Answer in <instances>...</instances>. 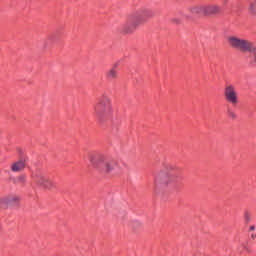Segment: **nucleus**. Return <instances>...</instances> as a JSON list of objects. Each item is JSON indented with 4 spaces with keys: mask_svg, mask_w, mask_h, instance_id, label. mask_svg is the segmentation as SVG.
I'll use <instances>...</instances> for the list:
<instances>
[{
    "mask_svg": "<svg viewBox=\"0 0 256 256\" xmlns=\"http://www.w3.org/2000/svg\"><path fill=\"white\" fill-rule=\"evenodd\" d=\"M153 15L154 13L151 9H142L132 12L127 16L124 24L118 29V33H120V35H133V32L137 31V27L146 23Z\"/></svg>",
    "mask_w": 256,
    "mask_h": 256,
    "instance_id": "1",
    "label": "nucleus"
},
{
    "mask_svg": "<svg viewBox=\"0 0 256 256\" xmlns=\"http://www.w3.org/2000/svg\"><path fill=\"white\" fill-rule=\"evenodd\" d=\"M183 181V170L175 165H169L166 172H160L155 180V187H170L176 189Z\"/></svg>",
    "mask_w": 256,
    "mask_h": 256,
    "instance_id": "2",
    "label": "nucleus"
},
{
    "mask_svg": "<svg viewBox=\"0 0 256 256\" xmlns=\"http://www.w3.org/2000/svg\"><path fill=\"white\" fill-rule=\"evenodd\" d=\"M113 115V104L111 103V97L107 93L102 94L97 98L94 104V117L98 121L99 125L107 123Z\"/></svg>",
    "mask_w": 256,
    "mask_h": 256,
    "instance_id": "3",
    "label": "nucleus"
},
{
    "mask_svg": "<svg viewBox=\"0 0 256 256\" xmlns=\"http://www.w3.org/2000/svg\"><path fill=\"white\" fill-rule=\"evenodd\" d=\"M90 163L101 175H110L115 169V160L102 154H91Z\"/></svg>",
    "mask_w": 256,
    "mask_h": 256,
    "instance_id": "4",
    "label": "nucleus"
},
{
    "mask_svg": "<svg viewBox=\"0 0 256 256\" xmlns=\"http://www.w3.org/2000/svg\"><path fill=\"white\" fill-rule=\"evenodd\" d=\"M32 180L38 187H42L43 189H53L55 188V182L53 179L49 177V174L45 172V170L37 169L32 174Z\"/></svg>",
    "mask_w": 256,
    "mask_h": 256,
    "instance_id": "5",
    "label": "nucleus"
},
{
    "mask_svg": "<svg viewBox=\"0 0 256 256\" xmlns=\"http://www.w3.org/2000/svg\"><path fill=\"white\" fill-rule=\"evenodd\" d=\"M227 41L232 49H236V51H241L242 53H249L253 49V42L237 36H229Z\"/></svg>",
    "mask_w": 256,
    "mask_h": 256,
    "instance_id": "6",
    "label": "nucleus"
},
{
    "mask_svg": "<svg viewBox=\"0 0 256 256\" xmlns=\"http://www.w3.org/2000/svg\"><path fill=\"white\" fill-rule=\"evenodd\" d=\"M223 95L226 103H229L232 107L239 105V94L233 84H228L224 87Z\"/></svg>",
    "mask_w": 256,
    "mask_h": 256,
    "instance_id": "7",
    "label": "nucleus"
},
{
    "mask_svg": "<svg viewBox=\"0 0 256 256\" xmlns=\"http://www.w3.org/2000/svg\"><path fill=\"white\" fill-rule=\"evenodd\" d=\"M21 197L18 195L0 196V209H9V207H18Z\"/></svg>",
    "mask_w": 256,
    "mask_h": 256,
    "instance_id": "8",
    "label": "nucleus"
},
{
    "mask_svg": "<svg viewBox=\"0 0 256 256\" xmlns=\"http://www.w3.org/2000/svg\"><path fill=\"white\" fill-rule=\"evenodd\" d=\"M106 81L109 83L119 79V63H115L105 74Z\"/></svg>",
    "mask_w": 256,
    "mask_h": 256,
    "instance_id": "9",
    "label": "nucleus"
},
{
    "mask_svg": "<svg viewBox=\"0 0 256 256\" xmlns=\"http://www.w3.org/2000/svg\"><path fill=\"white\" fill-rule=\"evenodd\" d=\"M26 167H27V161L25 159H20V160L14 161L10 165V171L12 173H22V171H25Z\"/></svg>",
    "mask_w": 256,
    "mask_h": 256,
    "instance_id": "10",
    "label": "nucleus"
},
{
    "mask_svg": "<svg viewBox=\"0 0 256 256\" xmlns=\"http://www.w3.org/2000/svg\"><path fill=\"white\" fill-rule=\"evenodd\" d=\"M221 11V8L217 5H204V15H216V13H219Z\"/></svg>",
    "mask_w": 256,
    "mask_h": 256,
    "instance_id": "11",
    "label": "nucleus"
},
{
    "mask_svg": "<svg viewBox=\"0 0 256 256\" xmlns=\"http://www.w3.org/2000/svg\"><path fill=\"white\" fill-rule=\"evenodd\" d=\"M192 15H205V5H195L190 8Z\"/></svg>",
    "mask_w": 256,
    "mask_h": 256,
    "instance_id": "12",
    "label": "nucleus"
},
{
    "mask_svg": "<svg viewBox=\"0 0 256 256\" xmlns=\"http://www.w3.org/2000/svg\"><path fill=\"white\" fill-rule=\"evenodd\" d=\"M14 183L16 185H25V183H27V176L25 174H22L16 177V179L14 180Z\"/></svg>",
    "mask_w": 256,
    "mask_h": 256,
    "instance_id": "13",
    "label": "nucleus"
},
{
    "mask_svg": "<svg viewBox=\"0 0 256 256\" xmlns=\"http://www.w3.org/2000/svg\"><path fill=\"white\" fill-rule=\"evenodd\" d=\"M227 115L230 119H233V120L237 119V113H235V110L232 109L231 107L227 108Z\"/></svg>",
    "mask_w": 256,
    "mask_h": 256,
    "instance_id": "14",
    "label": "nucleus"
},
{
    "mask_svg": "<svg viewBox=\"0 0 256 256\" xmlns=\"http://www.w3.org/2000/svg\"><path fill=\"white\" fill-rule=\"evenodd\" d=\"M249 11H250V13L255 15V13H256V1L250 4Z\"/></svg>",
    "mask_w": 256,
    "mask_h": 256,
    "instance_id": "15",
    "label": "nucleus"
},
{
    "mask_svg": "<svg viewBox=\"0 0 256 256\" xmlns=\"http://www.w3.org/2000/svg\"><path fill=\"white\" fill-rule=\"evenodd\" d=\"M244 219H245L246 223H249L251 221V215L249 213H246L244 215Z\"/></svg>",
    "mask_w": 256,
    "mask_h": 256,
    "instance_id": "16",
    "label": "nucleus"
},
{
    "mask_svg": "<svg viewBox=\"0 0 256 256\" xmlns=\"http://www.w3.org/2000/svg\"><path fill=\"white\" fill-rule=\"evenodd\" d=\"M132 227H141V223L135 221V222H132Z\"/></svg>",
    "mask_w": 256,
    "mask_h": 256,
    "instance_id": "17",
    "label": "nucleus"
},
{
    "mask_svg": "<svg viewBox=\"0 0 256 256\" xmlns=\"http://www.w3.org/2000/svg\"><path fill=\"white\" fill-rule=\"evenodd\" d=\"M249 231H255V225L250 226Z\"/></svg>",
    "mask_w": 256,
    "mask_h": 256,
    "instance_id": "18",
    "label": "nucleus"
},
{
    "mask_svg": "<svg viewBox=\"0 0 256 256\" xmlns=\"http://www.w3.org/2000/svg\"><path fill=\"white\" fill-rule=\"evenodd\" d=\"M251 237H252V239H256V235L255 234H252Z\"/></svg>",
    "mask_w": 256,
    "mask_h": 256,
    "instance_id": "19",
    "label": "nucleus"
}]
</instances>
